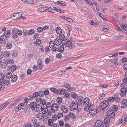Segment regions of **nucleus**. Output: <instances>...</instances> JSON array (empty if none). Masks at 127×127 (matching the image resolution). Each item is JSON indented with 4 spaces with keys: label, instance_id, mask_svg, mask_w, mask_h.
<instances>
[{
    "label": "nucleus",
    "instance_id": "f257e3e1",
    "mask_svg": "<svg viewBox=\"0 0 127 127\" xmlns=\"http://www.w3.org/2000/svg\"><path fill=\"white\" fill-rule=\"evenodd\" d=\"M109 106V105L108 101L104 100L102 102L100 103L98 107L99 108H101L102 110L106 108L107 107H108Z\"/></svg>",
    "mask_w": 127,
    "mask_h": 127
},
{
    "label": "nucleus",
    "instance_id": "f03ea898",
    "mask_svg": "<svg viewBox=\"0 0 127 127\" xmlns=\"http://www.w3.org/2000/svg\"><path fill=\"white\" fill-rule=\"evenodd\" d=\"M23 13L22 12H20L18 13L14 14L12 15L11 17L13 19L16 20L18 19L21 17L23 15Z\"/></svg>",
    "mask_w": 127,
    "mask_h": 127
},
{
    "label": "nucleus",
    "instance_id": "7ed1b4c3",
    "mask_svg": "<svg viewBox=\"0 0 127 127\" xmlns=\"http://www.w3.org/2000/svg\"><path fill=\"white\" fill-rule=\"evenodd\" d=\"M107 115L110 118H113L115 116V113L113 110L109 109L107 112Z\"/></svg>",
    "mask_w": 127,
    "mask_h": 127
},
{
    "label": "nucleus",
    "instance_id": "20e7f679",
    "mask_svg": "<svg viewBox=\"0 0 127 127\" xmlns=\"http://www.w3.org/2000/svg\"><path fill=\"white\" fill-rule=\"evenodd\" d=\"M59 106L56 103H54L53 104L51 107V111L54 112L57 111L58 108Z\"/></svg>",
    "mask_w": 127,
    "mask_h": 127
},
{
    "label": "nucleus",
    "instance_id": "39448f33",
    "mask_svg": "<svg viewBox=\"0 0 127 127\" xmlns=\"http://www.w3.org/2000/svg\"><path fill=\"white\" fill-rule=\"evenodd\" d=\"M18 30L16 28L12 29V37L14 38H15L17 37V33L18 32Z\"/></svg>",
    "mask_w": 127,
    "mask_h": 127
},
{
    "label": "nucleus",
    "instance_id": "423d86ee",
    "mask_svg": "<svg viewBox=\"0 0 127 127\" xmlns=\"http://www.w3.org/2000/svg\"><path fill=\"white\" fill-rule=\"evenodd\" d=\"M72 38L71 37L70 39H69L68 40H67V39H65L64 38V39H63L62 41L61 42V43L63 44L62 45H65L66 44L67 42H70V43H71Z\"/></svg>",
    "mask_w": 127,
    "mask_h": 127
},
{
    "label": "nucleus",
    "instance_id": "0eeeda50",
    "mask_svg": "<svg viewBox=\"0 0 127 127\" xmlns=\"http://www.w3.org/2000/svg\"><path fill=\"white\" fill-rule=\"evenodd\" d=\"M127 90L125 88H123L121 89V93L120 94L122 96H124L126 95V92Z\"/></svg>",
    "mask_w": 127,
    "mask_h": 127
},
{
    "label": "nucleus",
    "instance_id": "6e6552de",
    "mask_svg": "<svg viewBox=\"0 0 127 127\" xmlns=\"http://www.w3.org/2000/svg\"><path fill=\"white\" fill-rule=\"evenodd\" d=\"M37 105V104L36 102H33L30 103V106L33 110H35V107L36 108Z\"/></svg>",
    "mask_w": 127,
    "mask_h": 127
},
{
    "label": "nucleus",
    "instance_id": "1a4fd4ad",
    "mask_svg": "<svg viewBox=\"0 0 127 127\" xmlns=\"http://www.w3.org/2000/svg\"><path fill=\"white\" fill-rule=\"evenodd\" d=\"M72 39L71 43H70V42H67V43H66L65 44L66 46L69 48L71 49H73L74 48V45H72Z\"/></svg>",
    "mask_w": 127,
    "mask_h": 127
},
{
    "label": "nucleus",
    "instance_id": "9d476101",
    "mask_svg": "<svg viewBox=\"0 0 127 127\" xmlns=\"http://www.w3.org/2000/svg\"><path fill=\"white\" fill-rule=\"evenodd\" d=\"M71 105H72V106H71V107L74 108L73 109H73V110H75L77 109L78 105L77 102L75 103L73 101L71 104Z\"/></svg>",
    "mask_w": 127,
    "mask_h": 127
},
{
    "label": "nucleus",
    "instance_id": "9b49d317",
    "mask_svg": "<svg viewBox=\"0 0 127 127\" xmlns=\"http://www.w3.org/2000/svg\"><path fill=\"white\" fill-rule=\"evenodd\" d=\"M61 109L62 112L63 113H66L67 112L68 109L64 105H62L61 107Z\"/></svg>",
    "mask_w": 127,
    "mask_h": 127
},
{
    "label": "nucleus",
    "instance_id": "f8f14e48",
    "mask_svg": "<svg viewBox=\"0 0 127 127\" xmlns=\"http://www.w3.org/2000/svg\"><path fill=\"white\" fill-rule=\"evenodd\" d=\"M43 106H42L41 105H40L39 106H38V104H37V106L36 108V110L37 112H40L41 111H43Z\"/></svg>",
    "mask_w": 127,
    "mask_h": 127
},
{
    "label": "nucleus",
    "instance_id": "ddd939ff",
    "mask_svg": "<svg viewBox=\"0 0 127 127\" xmlns=\"http://www.w3.org/2000/svg\"><path fill=\"white\" fill-rule=\"evenodd\" d=\"M17 76L16 75H12L11 77V81L13 82H15L17 81Z\"/></svg>",
    "mask_w": 127,
    "mask_h": 127
},
{
    "label": "nucleus",
    "instance_id": "4468645a",
    "mask_svg": "<svg viewBox=\"0 0 127 127\" xmlns=\"http://www.w3.org/2000/svg\"><path fill=\"white\" fill-rule=\"evenodd\" d=\"M64 45H61L58 48V51L62 52L64 50Z\"/></svg>",
    "mask_w": 127,
    "mask_h": 127
},
{
    "label": "nucleus",
    "instance_id": "2eb2a0df",
    "mask_svg": "<svg viewBox=\"0 0 127 127\" xmlns=\"http://www.w3.org/2000/svg\"><path fill=\"white\" fill-rule=\"evenodd\" d=\"M55 44L57 46L60 45L61 44V42L60 39L57 38L55 40Z\"/></svg>",
    "mask_w": 127,
    "mask_h": 127
},
{
    "label": "nucleus",
    "instance_id": "dca6fc26",
    "mask_svg": "<svg viewBox=\"0 0 127 127\" xmlns=\"http://www.w3.org/2000/svg\"><path fill=\"white\" fill-rule=\"evenodd\" d=\"M116 99V98L115 97H111L107 99V101H108V102H114L115 101Z\"/></svg>",
    "mask_w": 127,
    "mask_h": 127
},
{
    "label": "nucleus",
    "instance_id": "f3484780",
    "mask_svg": "<svg viewBox=\"0 0 127 127\" xmlns=\"http://www.w3.org/2000/svg\"><path fill=\"white\" fill-rule=\"evenodd\" d=\"M127 101V99H123L122 102V105L121 106L122 108H124L126 107L127 108V102H126Z\"/></svg>",
    "mask_w": 127,
    "mask_h": 127
},
{
    "label": "nucleus",
    "instance_id": "a211bd4d",
    "mask_svg": "<svg viewBox=\"0 0 127 127\" xmlns=\"http://www.w3.org/2000/svg\"><path fill=\"white\" fill-rule=\"evenodd\" d=\"M7 38L3 35H1L0 37V40L3 41L4 43L6 42Z\"/></svg>",
    "mask_w": 127,
    "mask_h": 127
},
{
    "label": "nucleus",
    "instance_id": "6ab92c4d",
    "mask_svg": "<svg viewBox=\"0 0 127 127\" xmlns=\"http://www.w3.org/2000/svg\"><path fill=\"white\" fill-rule=\"evenodd\" d=\"M110 109H111V110H113V111H116L118 110V107L117 105H113L111 107H110Z\"/></svg>",
    "mask_w": 127,
    "mask_h": 127
},
{
    "label": "nucleus",
    "instance_id": "aec40b11",
    "mask_svg": "<svg viewBox=\"0 0 127 127\" xmlns=\"http://www.w3.org/2000/svg\"><path fill=\"white\" fill-rule=\"evenodd\" d=\"M96 113V111L95 109H93L90 110L89 113L90 114L92 115H95Z\"/></svg>",
    "mask_w": 127,
    "mask_h": 127
},
{
    "label": "nucleus",
    "instance_id": "412c9836",
    "mask_svg": "<svg viewBox=\"0 0 127 127\" xmlns=\"http://www.w3.org/2000/svg\"><path fill=\"white\" fill-rule=\"evenodd\" d=\"M49 107L46 106L45 107L43 108V111H42V113L44 114H45L47 113V112L48 111V110H49L48 109V108H49Z\"/></svg>",
    "mask_w": 127,
    "mask_h": 127
},
{
    "label": "nucleus",
    "instance_id": "4be33fe9",
    "mask_svg": "<svg viewBox=\"0 0 127 127\" xmlns=\"http://www.w3.org/2000/svg\"><path fill=\"white\" fill-rule=\"evenodd\" d=\"M46 100L44 99H43L42 100H41V103L38 104V106H39L40 105H41L42 106H43V107H44V105H45V104H46Z\"/></svg>",
    "mask_w": 127,
    "mask_h": 127
},
{
    "label": "nucleus",
    "instance_id": "5701e85b",
    "mask_svg": "<svg viewBox=\"0 0 127 127\" xmlns=\"http://www.w3.org/2000/svg\"><path fill=\"white\" fill-rule=\"evenodd\" d=\"M54 43V42L53 41H51L49 43V45L50 48H52L54 47L55 45Z\"/></svg>",
    "mask_w": 127,
    "mask_h": 127
},
{
    "label": "nucleus",
    "instance_id": "b1692460",
    "mask_svg": "<svg viewBox=\"0 0 127 127\" xmlns=\"http://www.w3.org/2000/svg\"><path fill=\"white\" fill-rule=\"evenodd\" d=\"M21 97L18 98H17L16 100L15 101L13 102L12 103L9 105V107L11 106H12V105H14V104H15L16 103L18 102L19 100L20 99H21Z\"/></svg>",
    "mask_w": 127,
    "mask_h": 127
},
{
    "label": "nucleus",
    "instance_id": "393cba45",
    "mask_svg": "<svg viewBox=\"0 0 127 127\" xmlns=\"http://www.w3.org/2000/svg\"><path fill=\"white\" fill-rule=\"evenodd\" d=\"M41 43V40L38 39L34 42V44L35 45H40Z\"/></svg>",
    "mask_w": 127,
    "mask_h": 127
},
{
    "label": "nucleus",
    "instance_id": "a878e982",
    "mask_svg": "<svg viewBox=\"0 0 127 127\" xmlns=\"http://www.w3.org/2000/svg\"><path fill=\"white\" fill-rule=\"evenodd\" d=\"M110 122V118L108 117H106L105 118L104 120V123L106 124H108Z\"/></svg>",
    "mask_w": 127,
    "mask_h": 127
},
{
    "label": "nucleus",
    "instance_id": "bb28decb",
    "mask_svg": "<svg viewBox=\"0 0 127 127\" xmlns=\"http://www.w3.org/2000/svg\"><path fill=\"white\" fill-rule=\"evenodd\" d=\"M12 75V73L11 72H9L6 74L5 76L7 78L10 79Z\"/></svg>",
    "mask_w": 127,
    "mask_h": 127
},
{
    "label": "nucleus",
    "instance_id": "cd10ccee",
    "mask_svg": "<svg viewBox=\"0 0 127 127\" xmlns=\"http://www.w3.org/2000/svg\"><path fill=\"white\" fill-rule=\"evenodd\" d=\"M56 31L58 34H60L62 32V29L59 27H58L56 29Z\"/></svg>",
    "mask_w": 127,
    "mask_h": 127
},
{
    "label": "nucleus",
    "instance_id": "c85d7f7f",
    "mask_svg": "<svg viewBox=\"0 0 127 127\" xmlns=\"http://www.w3.org/2000/svg\"><path fill=\"white\" fill-rule=\"evenodd\" d=\"M2 82H3V84H6L7 85H9L10 84V83L9 80H7L4 79L2 80Z\"/></svg>",
    "mask_w": 127,
    "mask_h": 127
},
{
    "label": "nucleus",
    "instance_id": "c756f323",
    "mask_svg": "<svg viewBox=\"0 0 127 127\" xmlns=\"http://www.w3.org/2000/svg\"><path fill=\"white\" fill-rule=\"evenodd\" d=\"M6 46L7 49H10L12 48V43H8L7 44Z\"/></svg>",
    "mask_w": 127,
    "mask_h": 127
},
{
    "label": "nucleus",
    "instance_id": "7c9ffc66",
    "mask_svg": "<svg viewBox=\"0 0 127 127\" xmlns=\"http://www.w3.org/2000/svg\"><path fill=\"white\" fill-rule=\"evenodd\" d=\"M5 77V75L3 73L0 74V81L1 82H2L1 80H3L4 78Z\"/></svg>",
    "mask_w": 127,
    "mask_h": 127
},
{
    "label": "nucleus",
    "instance_id": "2f4dec72",
    "mask_svg": "<svg viewBox=\"0 0 127 127\" xmlns=\"http://www.w3.org/2000/svg\"><path fill=\"white\" fill-rule=\"evenodd\" d=\"M33 96V97L34 99L36 98L37 97L39 96L38 93L37 92H34L32 95Z\"/></svg>",
    "mask_w": 127,
    "mask_h": 127
},
{
    "label": "nucleus",
    "instance_id": "473e14b6",
    "mask_svg": "<svg viewBox=\"0 0 127 127\" xmlns=\"http://www.w3.org/2000/svg\"><path fill=\"white\" fill-rule=\"evenodd\" d=\"M89 99V98L88 97H86L84 98L83 101V105H86V101H87Z\"/></svg>",
    "mask_w": 127,
    "mask_h": 127
},
{
    "label": "nucleus",
    "instance_id": "72a5a7b5",
    "mask_svg": "<svg viewBox=\"0 0 127 127\" xmlns=\"http://www.w3.org/2000/svg\"><path fill=\"white\" fill-rule=\"evenodd\" d=\"M44 91H40L38 92V96L40 97L42 96H44V94H43Z\"/></svg>",
    "mask_w": 127,
    "mask_h": 127
},
{
    "label": "nucleus",
    "instance_id": "f704fd0d",
    "mask_svg": "<svg viewBox=\"0 0 127 127\" xmlns=\"http://www.w3.org/2000/svg\"><path fill=\"white\" fill-rule=\"evenodd\" d=\"M121 87L123 88L124 87V88H126L127 87V82H124L122 83L121 85Z\"/></svg>",
    "mask_w": 127,
    "mask_h": 127
},
{
    "label": "nucleus",
    "instance_id": "c9c22d12",
    "mask_svg": "<svg viewBox=\"0 0 127 127\" xmlns=\"http://www.w3.org/2000/svg\"><path fill=\"white\" fill-rule=\"evenodd\" d=\"M16 65H13L11 67V71L12 72H14L16 69Z\"/></svg>",
    "mask_w": 127,
    "mask_h": 127
},
{
    "label": "nucleus",
    "instance_id": "e433bc0d",
    "mask_svg": "<svg viewBox=\"0 0 127 127\" xmlns=\"http://www.w3.org/2000/svg\"><path fill=\"white\" fill-rule=\"evenodd\" d=\"M71 97L74 98H76V97L78 96L77 95L76 93L73 92V93L71 95Z\"/></svg>",
    "mask_w": 127,
    "mask_h": 127
},
{
    "label": "nucleus",
    "instance_id": "4c0bfd02",
    "mask_svg": "<svg viewBox=\"0 0 127 127\" xmlns=\"http://www.w3.org/2000/svg\"><path fill=\"white\" fill-rule=\"evenodd\" d=\"M21 0L22 2L27 4H31L32 3L31 0Z\"/></svg>",
    "mask_w": 127,
    "mask_h": 127
},
{
    "label": "nucleus",
    "instance_id": "58836bf2",
    "mask_svg": "<svg viewBox=\"0 0 127 127\" xmlns=\"http://www.w3.org/2000/svg\"><path fill=\"white\" fill-rule=\"evenodd\" d=\"M65 89H61L60 91V92H59L58 91V94H64V93H65Z\"/></svg>",
    "mask_w": 127,
    "mask_h": 127
},
{
    "label": "nucleus",
    "instance_id": "ea45409f",
    "mask_svg": "<svg viewBox=\"0 0 127 127\" xmlns=\"http://www.w3.org/2000/svg\"><path fill=\"white\" fill-rule=\"evenodd\" d=\"M57 101L58 103H61L62 102V99L60 97H58L57 99Z\"/></svg>",
    "mask_w": 127,
    "mask_h": 127
},
{
    "label": "nucleus",
    "instance_id": "a19ab883",
    "mask_svg": "<svg viewBox=\"0 0 127 127\" xmlns=\"http://www.w3.org/2000/svg\"><path fill=\"white\" fill-rule=\"evenodd\" d=\"M27 33L28 34L32 35L34 33V31L33 30L31 29L27 32Z\"/></svg>",
    "mask_w": 127,
    "mask_h": 127
},
{
    "label": "nucleus",
    "instance_id": "79ce46f5",
    "mask_svg": "<svg viewBox=\"0 0 127 127\" xmlns=\"http://www.w3.org/2000/svg\"><path fill=\"white\" fill-rule=\"evenodd\" d=\"M9 55L10 53L8 51H6L4 52L3 55L4 56H5L8 57L9 56Z\"/></svg>",
    "mask_w": 127,
    "mask_h": 127
},
{
    "label": "nucleus",
    "instance_id": "37998d69",
    "mask_svg": "<svg viewBox=\"0 0 127 127\" xmlns=\"http://www.w3.org/2000/svg\"><path fill=\"white\" fill-rule=\"evenodd\" d=\"M97 121L98 122V125L99 127L102 126L104 124V123L100 120H97Z\"/></svg>",
    "mask_w": 127,
    "mask_h": 127
},
{
    "label": "nucleus",
    "instance_id": "c03bdc74",
    "mask_svg": "<svg viewBox=\"0 0 127 127\" xmlns=\"http://www.w3.org/2000/svg\"><path fill=\"white\" fill-rule=\"evenodd\" d=\"M63 113H59L58 114V119H60V118L63 117Z\"/></svg>",
    "mask_w": 127,
    "mask_h": 127
},
{
    "label": "nucleus",
    "instance_id": "a18cd8bd",
    "mask_svg": "<svg viewBox=\"0 0 127 127\" xmlns=\"http://www.w3.org/2000/svg\"><path fill=\"white\" fill-rule=\"evenodd\" d=\"M59 37L60 39L63 40L65 36L63 34L61 33L60 34Z\"/></svg>",
    "mask_w": 127,
    "mask_h": 127
},
{
    "label": "nucleus",
    "instance_id": "49530a36",
    "mask_svg": "<svg viewBox=\"0 0 127 127\" xmlns=\"http://www.w3.org/2000/svg\"><path fill=\"white\" fill-rule=\"evenodd\" d=\"M56 57L57 58L59 59H61L62 57V54L61 53H59L58 54H57Z\"/></svg>",
    "mask_w": 127,
    "mask_h": 127
},
{
    "label": "nucleus",
    "instance_id": "de8ad7c7",
    "mask_svg": "<svg viewBox=\"0 0 127 127\" xmlns=\"http://www.w3.org/2000/svg\"><path fill=\"white\" fill-rule=\"evenodd\" d=\"M57 11L61 13H65V12L63 10L59 8H58V9L57 10Z\"/></svg>",
    "mask_w": 127,
    "mask_h": 127
},
{
    "label": "nucleus",
    "instance_id": "09e8293b",
    "mask_svg": "<svg viewBox=\"0 0 127 127\" xmlns=\"http://www.w3.org/2000/svg\"><path fill=\"white\" fill-rule=\"evenodd\" d=\"M120 24L122 28V29H123L124 30H125L126 26H125V25L123 24V23L122 22H120Z\"/></svg>",
    "mask_w": 127,
    "mask_h": 127
},
{
    "label": "nucleus",
    "instance_id": "8fccbe9b",
    "mask_svg": "<svg viewBox=\"0 0 127 127\" xmlns=\"http://www.w3.org/2000/svg\"><path fill=\"white\" fill-rule=\"evenodd\" d=\"M2 82L0 81V91L3 89L5 87V85L1 84Z\"/></svg>",
    "mask_w": 127,
    "mask_h": 127
},
{
    "label": "nucleus",
    "instance_id": "3c124183",
    "mask_svg": "<svg viewBox=\"0 0 127 127\" xmlns=\"http://www.w3.org/2000/svg\"><path fill=\"white\" fill-rule=\"evenodd\" d=\"M36 117L37 118H42L44 116V115L42 113H39L36 115Z\"/></svg>",
    "mask_w": 127,
    "mask_h": 127
},
{
    "label": "nucleus",
    "instance_id": "603ef678",
    "mask_svg": "<svg viewBox=\"0 0 127 127\" xmlns=\"http://www.w3.org/2000/svg\"><path fill=\"white\" fill-rule=\"evenodd\" d=\"M41 99L40 98H37L36 99V101L37 103L40 104L41 103Z\"/></svg>",
    "mask_w": 127,
    "mask_h": 127
},
{
    "label": "nucleus",
    "instance_id": "864d4df0",
    "mask_svg": "<svg viewBox=\"0 0 127 127\" xmlns=\"http://www.w3.org/2000/svg\"><path fill=\"white\" fill-rule=\"evenodd\" d=\"M59 125L61 126H64V123L63 121L61 120L59 121Z\"/></svg>",
    "mask_w": 127,
    "mask_h": 127
},
{
    "label": "nucleus",
    "instance_id": "5fc2aeb1",
    "mask_svg": "<svg viewBox=\"0 0 127 127\" xmlns=\"http://www.w3.org/2000/svg\"><path fill=\"white\" fill-rule=\"evenodd\" d=\"M100 16L104 20H106V18L105 16L102 14L101 13H99Z\"/></svg>",
    "mask_w": 127,
    "mask_h": 127
},
{
    "label": "nucleus",
    "instance_id": "6e6d98bb",
    "mask_svg": "<svg viewBox=\"0 0 127 127\" xmlns=\"http://www.w3.org/2000/svg\"><path fill=\"white\" fill-rule=\"evenodd\" d=\"M37 30L38 32H40L43 31V29L41 27H39L37 28Z\"/></svg>",
    "mask_w": 127,
    "mask_h": 127
},
{
    "label": "nucleus",
    "instance_id": "4d7b16f0",
    "mask_svg": "<svg viewBox=\"0 0 127 127\" xmlns=\"http://www.w3.org/2000/svg\"><path fill=\"white\" fill-rule=\"evenodd\" d=\"M52 122V120L51 119H49L48 122V124L49 126H51L52 125V124H51Z\"/></svg>",
    "mask_w": 127,
    "mask_h": 127
},
{
    "label": "nucleus",
    "instance_id": "13d9d810",
    "mask_svg": "<svg viewBox=\"0 0 127 127\" xmlns=\"http://www.w3.org/2000/svg\"><path fill=\"white\" fill-rule=\"evenodd\" d=\"M52 117L53 118V121H55L57 119V118H58L57 116L56 115H55Z\"/></svg>",
    "mask_w": 127,
    "mask_h": 127
},
{
    "label": "nucleus",
    "instance_id": "bf43d9fd",
    "mask_svg": "<svg viewBox=\"0 0 127 127\" xmlns=\"http://www.w3.org/2000/svg\"><path fill=\"white\" fill-rule=\"evenodd\" d=\"M46 105V106L49 107V108H50L51 107V104L50 102H47L46 104H45V105Z\"/></svg>",
    "mask_w": 127,
    "mask_h": 127
},
{
    "label": "nucleus",
    "instance_id": "052dcab7",
    "mask_svg": "<svg viewBox=\"0 0 127 127\" xmlns=\"http://www.w3.org/2000/svg\"><path fill=\"white\" fill-rule=\"evenodd\" d=\"M78 105L79 106L81 105L82 104V100L81 99L79 98L78 99Z\"/></svg>",
    "mask_w": 127,
    "mask_h": 127
},
{
    "label": "nucleus",
    "instance_id": "680f3d73",
    "mask_svg": "<svg viewBox=\"0 0 127 127\" xmlns=\"http://www.w3.org/2000/svg\"><path fill=\"white\" fill-rule=\"evenodd\" d=\"M38 10L39 11L41 12H44L45 10V9H44V7H42L41 8H40L38 9Z\"/></svg>",
    "mask_w": 127,
    "mask_h": 127
},
{
    "label": "nucleus",
    "instance_id": "e2e57ef3",
    "mask_svg": "<svg viewBox=\"0 0 127 127\" xmlns=\"http://www.w3.org/2000/svg\"><path fill=\"white\" fill-rule=\"evenodd\" d=\"M69 116L71 117L73 119H75L76 118V116L74 115L72 113H70Z\"/></svg>",
    "mask_w": 127,
    "mask_h": 127
},
{
    "label": "nucleus",
    "instance_id": "0e129e2a",
    "mask_svg": "<svg viewBox=\"0 0 127 127\" xmlns=\"http://www.w3.org/2000/svg\"><path fill=\"white\" fill-rule=\"evenodd\" d=\"M49 91L48 90H46L45 91H44L43 94L44 95H47L49 94Z\"/></svg>",
    "mask_w": 127,
    "mask_h": 127
},
{
    "label": "nucleus",
    "instance_id": "69168bd1",
    "mask_svg": "<svg viewBox=\"0 0 127 127\" xmlns=\"http://www.w3.org/2000/svg\"><path fill=\"white\" fill-rule=\"evenodd\" d=\"M32 71L31 69H28L27 71V73L28 75H30L31 74Z\"/></svg>",
    "mask_w": 127,
    "mask_h": 127
},
{
    "label": "nucleus",
    "instance_id": "338daca9",
    "mask_svg": "<svg viewBox=\"0 0 127 127\" xmlns=\"http://www.w3.org/2000/svg\"><path fill=\"white\" fill-rule=\"evenodd\" d=\"M63 71H59L57 72V74L58 75H61L63 74Z\"/></svg>",
    "mask_w": 127,
    "mask_h": 127
},
{
    "label": "nucleus",
    "instance_id": "774afa93",
    "mask_svg": "<svg viewBox=\"0 0 127 127\" xmlns=\"http://www.w3.org/2000/svg\"><path fill=\"white\" fill-rule=\"evenodd\" d=\"M127 61V58H124L122 59V62L123 63H124Z\"/></svg>",
    "mask_w": 127,
    "mask_h": 127
}]
</instances>
